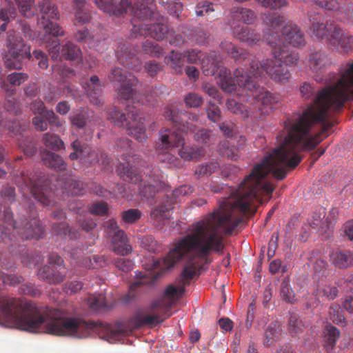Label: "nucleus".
I'll return each instance as SVG.
<instances>
[{"mask_svg":"<svg viewBox=\"0 0 353 353\" xmlns=\"http://www.w3.org/2000/svg\"><path fill=\"white\" fill-rule=\"evenodd\" d=\"M142 48L143 51L151 57H160L163 54V48L151 41H146L143 44Z\"/></svg>","mask_w":353,"mask_h":353,"instance_id":"45","label":"nucleus"},{"mask_svg":"<svg viewBox=\"0 0 353 353\" xmlns=\"http://www.w3.org/2000/svg\"><path fill=\"white\" fill-rule=\"evenodd\" d=\"M43 142L46 148L52 150L59 151L64 148L63 141L55 134L45 133L43 135Z\"/></svg>","mask_w":353,"mask_h":353,"instance_id":"38","label":"nucleus"},{"mask_svg":"<svg viewBox=\"0 0 353 353\" xmlns=\"http://www.w3.org/2000/svg\"><path fill=\"white\" fill-rule=\"evenodd\" d=\"M22 188L33 196L43 206H52L56 203L54 196H58L59 188L63 193H70L72 195H81L85 192L83 184L72 177L57 181L55 185L51 184V180L45 176L35 177L28 174H23L21 178Z\"/></svg>","mask_w":353,"mask_h":353,"instance_id":"4","label":"nucleus"},{"mask_svg":"<svg viewBox=\"0 0 353 353\" xmlns=\"http://www.w3.org/2000/svg\"><path fill=\"white\" fill-rule=\"evenodd\" d=\"M38 7L42 14L43 19H59V12L56 5L52 3L51 0H43L39 3Z\"/></svg>","mask_w":353,"mask_h":353,"instance_id":"30","label":"nucleus"},{"mask_svg":"<svg viewBox=\"0 0 353 353\" xmlns=\"http://www.w3.org/2000/svg\"><path fill=\"white\" fill-rule=\"evenodd\" d=\"M165 117L171 121L174 126L172 129H165L160 132V141L162 148L170 149L185 145L184 132H194L198 116L190 112H182L174 105H168L164 111Z\"/></svg>","mask_w":353,"mask_h":353,"instance_id":"6","label":"nucleus"},{"mask_svg":"<svg viewBox=\"0 0 353 353\" xmlns=\"http://www.w3.org/2000/svg\"><path fill=\"white\" fill-rule=\"evenodd\" d=\"M83 284L81 281H72L65 283L63 290L67 294H72L79 292L83 288Z\"/></svg>","mask_w":353,"mask_h":353,"instance_id":"63","label":"nucleus"},{"mask_svg":"<svg viewBox=\"0 0 353 353\" xmlns=\"http://www.w3.org/2000/svg\"><path fill=\"white\" fill-rule=\"evenodd\" d=\"M330 261L336 268L346 269L353 266V252L336 250L330 254Z\"/></svg>","mask_w":353,"mask_h":353,"instance_id":"25","label":"nucleus"},{"mask_svg":"<svg viewBox=\"0 0 353 353\" xmlns=\"http://www.w3.org/2000/svg\"><path fill=\"white\" fill-rule=\"evenodd\" d=\"M104 232L111 238L112 250L121 256H125L132 252V247L129 243L128 239L124 231L120 230L117 223L114 219H109L103 223Z\"/></svg>","mask_w":353,"mask_h":353,"instance_id":"12","label":"nucleus"},{"mask_svg":"<svg viewBox=\"0 0 353 353\" xmlns=\"http://www.w3.org/2000/svg\"><path fill=\"white\" fill-rule=\"evenodd\" d=\"M52 231L57 235H63L64 236L68 235L72 240L79 239L80 236L79 231L70 228L69 225L65 222L53 224Z\"/></svg>","mask_w":353,"mask_h":353,"instance_id":"36","label":"nucleus"},{"mask_svg":"<svg viewBox=\"0 0 353 353\" xmlns=\"http://www.w3.org/2000/svg\"><path fill=\"white\" fill-rule=\"evenodd\" d=\"M338 293L339 290L336 286L325 284L318 287L315 292V296L318 299L321 297L327 301H332L337 297Z\"/></svg>","mask_w":353,"mask_h":353,"instance_id":"37","label":"nucleus"},{"mask_svg":"<svg viewBox=\"0 0 353 353\" xmlns=\"http://www.w3.org/2000/svg\"><path fill=\"white\" fill-rule=\"evenodd\" d=\"M260 6L271 10H280L288 6L286 0H255Z\"/></svg>","mask_w":353,"mask_h":353,"instance_id":"49","label":"nucleus"},{"mask_svg":"<svg viewBox=\"0 0 353 353\" xmlns=\"http://www.w3.org/2000/svg\"><path fill=\"white\" fill-rule=\"evenodd\" d=\"M196 128L197 127L196 126ZM196 129H195L194 132V139L201 143H211L212 140L213 139L212 137V132L210 130H205V129H200L197 132Z\"/></svg>","mask_w":353,"mask_h":353,"instance_id":"52","label":"nucleus"},{"mask_svg":"<svg viewBox=\"0 0 353 353\" xmlns=\"http://www.w3.org/2000/svg\"><path fill=\"white\" fill-rule=\"evenodd\" d=\"M137 46L124 43L117 50V57L120 63L132 70H138L141 61L137 58Z\"/></svg>","mask_w":353,"mask_h":353,"instance_id":"19","label":"nucleus"},{"mask_svg":"<svg viewBox=\"0 0 353 353\" xmlns=\"http://www.w3.org/2000/svg\"><path fill=\"white\" fill-rule=\"evenodd\" d=\"M61 55L62 58L72 61L79 58L81 50L76 45L68 41L61 47Z\"/></svg>","mask_w":353,"mask_h":353,"instance_id":"41","label":"nucleus"},{"mask_svg":"<svg viewBox=\"0 0 353 353\" xmlns=\"http://www.w3.org/2000/svg\"><path fill=\"white\" fill-rule=\"evenodd\" d=\"M266 19L268 21L270 27L272 28V32L268 33L265 37V39L267 40V38L270 35L273 34L276 35L275 32L280 34L279 30L280 29V27L283 25L284 21L283 17L276 14H269L266 17Z\"/></svg>","mask_w":353,"mask_h":353,"instance_id":"47","label":"nucleus"},{"mask_svg":"<svg viewBox=\"0 0 353 353\" xmlns=\"http://www.w3.org/2000/svg\"><path fill=\"white\" fill-rule=\"evenodd\" d=\"M280 294L283 301L289 303H294L296 301L295 298V293L290 285L288 279H285L281 285Z\"/></svg>","mask_w":353,"mask_h":353,"instance_id":"43","label":"nucleus"},{"mask_svg":"<svg viewBox=\"0 0 353 353\" xmlns=\"http://www.w3.org/2000/svg\"><path fill=\"white\" fill-rule=\"evenodd\" d=\"M124 163L117 166V172L125 181L138 184L139 194L149 199L152 198L163 187V176L159 169L146 167L138 173L137 166L139 164V157L133 154H123Z\"/></svg>","mask_w":353,"mask_h":353,"instance_id":"5","label":"nucleus"},{"mask_svg":"<svg viewBox=\"0 0 353 353\" xmlns=\"http://www.w3.org/2000/svg\"><path fill=\"white\" fill-rule=\"evenodd\" d=\"M110 80L121 84L119 94L121 98L129 101L133 105L132 110H129L127 116L114 108L108 113V119L118 126L126 128L128 134L134 137L138 141L141 142L147 139L145 125V117L140 115V104L148 103L153 105V101L167 94V89L163 85L155 86L148 93L142 97L139 93L134 91L133 87L137 83L135 76L127 74L121 68H115L112 70Z\"/></svg>","mask_w":353,"mask_h":353,"instance_id":"2","label":"nucleus"},{"mask_svg":"<svg viewBox=\"0 0 353 353\" xmlns=\"http://www.w3.org/2000/svg\"><path fill=\"white\" fill-rule=\"evenodd\" d=\"M108 210V205L105 202L98 201L92 203L89 208V212L94 215H105Z\"/></svg>","mask_w":353,"mask_h":353,"instance_id":"57","label":"nucleus"},{"mask_svg":"<svg viewBox=\"0 0 353 353\" xmlns=\"http://www.w3.org/2000/svg\"><path fill=\"white\" fill-rule=\"evenodd\" d=\"M158 158L160 161L168 163L170 166L179 168L181 165V160L170 152L160 154Z\"/></svg>","mask_w":353,"mask_h":353,"instance_id":"53","label":"nucleus"},{"mask_svg":"<svg viewBox=\"0 0 353 353\" xmlns=\"http://www.w3.org/2000/svg\"><path fill=\"white\" fill-rule=\"evenodd\" d=\"M232 29L235 37L241 42L245 43L250 46L256 44L261 39L260 34L250 28L238 26Z\"/></svg>","mask_w":353,"mask_h":353,"instance_id":"23","label":"nucleus"},{"mask_svg":"<svg viewBox=\"0 0 353 353\" xmlns=\"http://www.w3.org/2000/svg\"><path fill=\"white\" fill-rule=\"evenodd\" d=\"M307 326L296 314H290L288 321V329L292 336H296L301 333Z\"/></svg>","mask_w":353,"mask_h":353,"instance_id":"39","label":"nucleus"},{"mask_svg":"<svg viewBox=\"0 0 353 353\" xmlns=\"http://www.w3.org/2000/svg\"><path fill=\"white\" fill-rule=\"evenodd\" d=\"M277 38L281 41V46H285L288 43L295 48H302L305 46L306 42L305 35L301 29L296 24L292 23H287L282 28L281 34L275 32Z\"/></svg>","mask_w":353,"mask_h":353,"instance_id":"16","label":"nucleus"},{"mask_svg":"<svg viewBox=\"0 0 353 353\" xmlns=\"http://www.w3.org/2000/svg\"><path fill=\"white\" fill-rule=\"evenodd\" d=\"M215 10L212 3L208 1H201L196 5L195 12L197 17L209 15Z\"/></svg>","mask_w":353,"mask_h":353,"instance_id":"48","label":"nucleus"},{"mask_svg":"<svg viewBox=\"0 0 353 353\" xmlns=\"http://www.w3.org/2000/svg\"><path fill=\"white\" fill-rule=\"evenodd\" d=\"M95 5L109 14L120 15L129 6V0H93ZM76 21L85 24L90 21V15L85 8V0H73Z\"/></svg>","mask_w":353,"mask_h":353,"instance_id":"10","label":"nucleus"},{"mask_svg":"<svg viewBox=\"0 0 353 353\" xmlns=\"http://www.w3.org/2000/svg\"><path fill=\"white\" fill-rule=\"evenodd\" d=\"M179 152L181 158L188 161H197L205 154V150L199 146H184Z\"/></svg>","mask_w":353,"mask_h":353,"instance_id":"31","label":"nucleus"},{"mask_svg":"<svg viewBox=\"0 0 353 353\" xmlns=\"http://www.w3.org/2000/svg\"><path fill=\"white\" fill-rule=\"evenodd\" d=\"M277 324L270 323L268 325L265 333V345H270L274 341V338L277 336Z\"/></svg>","mask_w":353,"mask_h":353,"instance_id":"59","label":"nucleus"},{"mask_svg":"<svg viewBox=\"0 0 353 353\" xmlns=\"http://www.w3.org/2000/svg\"><path fill=\"white\" fill-rule=\"evenodd\" d=\"M71 148L74 150L69 154L72 161L79 159L85 164H92L99 161L97 152L90 148L85 143H81L78 139L71 143Z\"/></svg>","mask_w":353,"mask_h":353,"instance_id":"18","label":"nucleus"},{"mask_svg":"<svg viewBox=\"0 0 353 353\" xmlns=\"http://www.w3.org/2000/svg\"><path fill=\"white\" fill-rule=\"evenodd\" d=\"M43 30L46 34L53 37L63 36L65 34L62 27L57 23L51 21H47L46 24L43 26Z\"/></svg>","mask_w":353,"mask_h":353,"instance_id":"46","label":"nucleus"},{"mask_svg":"<svg viewBox=\"0 0 353 353\" xmlns=\"http://www.w3.org/2000/svg\"><path fill=\"white\" fill-rule=\"evenodd\" d=\"M310 23L314 35L320 39H324L329 45L330 39L338 34L339 26L332 22L324 21L321 15L315 12L309 14Z\"/></svg>","mask_w":353,"mask_h":353,"instance_id":"15","label":"nucleus"},{"mask_svg":"<svg viewBox=\"0 0 353 353\" xmlns=\"http://www.w3.org/2000/svg\"><path fill=\"white\" fill-rule=\"evenodd\" d=\"M155 10L153 0H137L133 5L129 1V6L124 12H128L133 16L131 21L134 34L150 36L159 41L167 37L169 32L168 21Z\"/></svg>","mask_w":353,"mask_h":353,"instance_id":"3","label":"nucleus"},{"mask_svg":"<svg viewBox=\"0 0 353 353\" xmlns=\"http://www.w3.org/2000/svg\"><path fill=\"white\" fill-rule=\"evenodd\" d=\"M0 280L3 283L8 285H16L21 283L23 279L21 276L8 274L3 272L0 273Z\"/></svg>","mask_w":353,"mask_h":353,"instance_id":"58","label":"nucleus"},{"mask_svg":"<svg viewBox=\"0 0 353 353\" xmlns=\"http://www.w3.org/2000/svg\"><path fill=\"white\" fill-rule=\"evenodd\" d=\"M234 144L233 140L224 143V149L223 154L232 160H236L238 158V149L233 146L230 148V145Z\"/></svg>","mask_w":353,"mask_h":353,"instance_id":"62","label":"nucleus"},{"mask_svg":"<svg viewBox=\"0 0 353 353\" xmlns=\"http://www.w3.org/2000/svg\"><path fill=\"white\" fill-rule=\"evenodd\" d=\"M192 188L184 185L174 190L170 195H167L166 201L156 207L150 213L153 219L164 220L169 219V212L174 208V205L181 196L190 194L192 192Z\"/></svg>","mask_w":353,"mask_h":353,"instance_id":"14","label":"nucleus"},{"mask_svg":"<svg viewBox=\"0 0 353 353\" xmlns=\"http://www.w3.org/2000/svg\"><path fill=\"white\" fill-rule=\"evenodd\" d=\"M185 104L190 108H198L203 104L202 97L194 92L188 94L185 99Z\"/></svg>","mask_w":353,"mask_h":353,"instance_id":"55","label":"nucleus"},{"mask_svg":"<svg viewBox=\"0 0 353 353\" xmlns=\"http://www.w3.org/2000/svg\"><path fill=\"white\" fill-rule=\"evenodd\" d=\"M329 46L336 49L338 51L345 53L353 49V36L348 33L343 32L339 28L338 34L330 39Z\"/></svg>","mask_w":353,"mask_h":353,"instance_id":"22","label":"nucleus"},{"mask_svg":"<svg viewBox=\"0 0 353 353\" xmlns=\"http://www.w3.org/2000/svg\"><path fill=\"white\" fill-rule=\"evenodd\" d=\"M265 72L276 83L284 84L291 77L289 70L283 65V61L276 59H267L259 62L252 59L249 68L244 74H250L254 79L261 77Z\"/></svg>","mask_w":353,"mask_h":353,"instance_id":"9","label":"nucleus"},{"mask_svg":"<svg viewBox=\"0 0 353 353\" xmlns=\"http://www.w3.org/2000/svg\"><path fill=\"white\" fill-rule=\"evenodd\" d=\"M28 77L26 73L14 72L8 76L7 80L11 85L19 86L28 79Z\"/></svg>","mask_w":353,"mask_h":353,"instance_id":"56","label":"nucleus"},{"mask_svg":"<svg viewBox=\"0 0 353 353\" xmlns=\"http://www.w3.org/2000/svg\"><path fill=\"white\" fill-rule=\"evenodd\" d=\"M325 348L327 352L332 350L335 346L338 339L340 337V331L338 328L331 325L330 323H327L325 326Z\"/></svg>","mask_w":353,"mask_h":353,"instance_id":"33","label":"nucleus"},{"mask_svg":"<svg viewBox=\"0 0 353 353\" xmlns=\"http://www.w3.org/2000/svg\"><path fill=\"white\" fill-rule=\"evenodd\" d=\"M41 154L42 161L49 168L60 171L66 170L67 163L61 156L46 150Z\"/></svg>","mask_w":353,"mask_h":353,"instance_id":"28","label":"nucleus"},{"mask_svg":"<svg viewBox=\"0 0 353 353\" xmlns=\"http://www.w3.org/2000/svg\"><path fill=\"white\" fill-rule=\"evenodd\" d=\"M245 69L242 68H236L234 72V76L236 81V88L237 85L245 90L252 92V96L260 102L262 108L260 109L261 113L268 114L272 110V105L278 103L280 97L276 94H272L270 92L261 88L255 80L250 74H244ZM236 89L234 90L236 91Z\"/></svg>","mask_w":353,"mask_h":353,"instance_id":"8","label":"nucleus"},{"mask_svg":"<svg viewBox=\"0 0 353 353\" xmlns=\"http://www.w3.org/2000/svg\"><path fill=\"white\" fill-rule=\"evenodd\" d=\"M231 19L228 23L231 27H237L236 22H243L246 24L252 23L256 19V14L254 11L250 9L241 7H234L230 12Z\"/></svg>","mask_w":353,"mask_h":353,"instance_id":"21","label":"nucleus"},{"mask_svg":"<svg viewBox=\"0 0 353 353\" xmlns=\"http://www.w3.org/2000/svg\"><path fill=\"white\" fill-rule=\"evenodd\" d=\"M114 264L119 270L128 272L133 269L134 263L132 261L124 258H119L114 261Z\"/></svg>","mask_w":353,"mask_h":353,"instance_id":"61","label":"nucleus"},{"mask_svg":"<svg viewBox=\"0 0 353 353\" xmlns=\"http://www.w3.org/2000/svg\"><path fill=\"white\" fill-rule=\"evenodd\" d=\"M7 48L8 53L13 58H4V63L7 68L21 69L22 59H30L32 57L30 47L27 46L14 31L8 32Z\"/></svg>","mask_w":353,"mask_h":353,"instance_id":"11","label":"nucleus"},{"mask_svg":"<svg viewBox=\"0 0 353 353\" xmlns=\"http://www.w3.org/2000/svg\"><path fill=\"white\" fill-rule=\"evenodd\" d=\"M170 309V301H167L165 299H158L152 303L150 307V314L138 318L137 325L154 326L171 316Z\"/></svg>","mask_w":353,"mask_h":353,"instance_id":"13","label":"nucleus"},{"mask_svg":"<svg viewBox=\"0 0 353 353\" xmlns=\"http://www.w3.org/2000/svg\"><path fill=\"white\" fill-rule=\"evenodd\" d=\"M329 317L334 323L339 326L344 327L346 325L345 318L342 314L340 307L337 305L333 304L330 307Z\"/></svg>","mask_w":353,"mask_h":353,"instance_id":"44","label":"nucleus"},{"mask_svg":"<svg viewBox=\"0 0 353 353\" xmlns=\"http://www.w3.org/2000/svg\"><path fill=\"white\" fill-rule=\"evenodd\" d=\"M21 292L24 294L37 297L41 294V292L34 284L27 283L21 286Z\"/></svg>","mask_w":353,"mask_h":353,"instance_id":"64","label":"nucleus"},{"mask_svg":"<svg viewBox=\"0 0 353 353\" xmlns=\"http://www.w3.org/2000/svg\"><path fill=\"white\" fill-rule=\"evenodd\" d=\"M135 278L136 281L130 285V292L136 291L143 285H151L156 280V277L152 275L151 272L147 274L139 272H137Z\"/></svg>","mask_w":353,"mask_h":353,"instance_id":"34","label":"nucleus"},{"mask_svg":"<svg viewBox=\"0 0 353 353\" xmlns=\"http://www.w3.org/2000/svg\"><path fill=\"white\" fill-rule=\"evenodd\" d=\"M220 48L225 51L229 56L234 58L236 61L241 62L248 60L250 63L252 59V55L249 54L245 50L237 48L232 42L224 41L221 43Z\"/></svg>","mask_w":353,"mask_h":353,"instance_id":"27","label":"nucleus"},{"mask_svg":"<svg viewBox=\"0 0 353 353\" xmlns=\"http://www.w3.org/2000/svg\"><path fill=\"white\" fill-rule=\"evenodd\" d=\"M331 64V60L323 51H312L309 55L308 66L311 70L317 72Z\"/></svg>","mask_w":353,"mask_h":353,"instance_id":"24","label":"nucleus"},{"mask_svg":"<svg viewBox=\"0 0 353 353\" xmlns=\"http://www.w3.org/2000/svg\"><path fill=\"white\" fill-rule=\"evenodd\" d=\"M86 304L93 311L101 312L108 309L103 294H90L85 300Z\"/></svg>","mask_w":353,"mask_h":353,"instance_id":"32","label":"nucleus"},{"mask_svg":"<svg viewBox=\"0 0 353 353\" xmlns=\"http://www.w3.org/2000/svg\"><path fill=\"white\" fill-rule=\"evenodd\" d=\"M226 105L228 109L234 114H244L243 116L245 117H248L249 116L245 107L243 104L237 103L234 99H228L227 101Z\"/></svg>","mask_w":353,"mask_h":353,"instance_id":"50","label":"nucleus"},{"mask_svg":"<svg viewBox=\"0 0 353 353\" xmlns=\"http://www.w3.org/2000/svg\"><path fill=\"white\" fill-rule=\"evenodd\" d=\"M184 59L190 63L201 62L203 72L206 76H214L221 88L227 93L236 90V84L231 77L230 70L220 65L221 57L216 52L204 54L198 50H188L183 53Z\"/></svg>","mask_w":353,"mask_h":353,"instance_id":"7","label":"nucleus"},{"mask_svg":"<svg viewBox=\"0 0 353 353\" xmlns=\"http://www.w3.org/2000/svg\"><path fill=\"white\" fill-rule=\"evenodd\" d=\"M141 245L151 252H155L157 249V243L152 236H143L141 240Z\"/></svg>","mask_w":353,"mask_h":353,"instance_id":"60","label":"nucleus"},{"mask_svg":"<svg viewBox=\"0 0 353 353\" xmlns=\"http://www.w3.org/2000/svg\"><path fill=\"white\" fill-rule=\"evenodd\" d=\"M19 12L25 17H30L33 15L31 10L34 0H15Z\"/></svg>","mask_w":353,"mask_h":353,"instance_id":"51","label":"nucleus"},{"mask_svg":"<svg viewBox=\"0 0 353 353\" xmlns=\"http://www.w3.org/2000/svg\"><path fill=\"white\" fill-rule=\"evenodd\" d=\"M46 44L48 52L52 59H62L61 48L59 39L55 38L47 39Z\"/></svg>","mask_w":353,"mask_h":353,"instance_id":"42","label":"nucleus"},{"mask_svg":"<svg viewBox=\"0 0 353 353\" xmlns=\"http://www.w3.org/2000/svg\"><path fill=\"white\" fill-rule=\"evenodd\" d=\"M167 63L174 70L176 73H182L185 59L183 53L172 51L167 57Z\"/></svg>","mask_w":353,"mask_h":353,"instance_id":"40","label":"nucleus"},{"mask_svg":"<svg viewBox=\"0 0 353 353\" xmlns=\"http://www.w3.org/2000/svg\"><path fill=\"white\" fill-rule=\"evenodd\" d=\"M58 310L38 307L24 299L14 297L0 299V324L30 332H45L57 336L85 338L92 332H99L101 338L112 343L121 337L124 332L108 324L78 318L60 316Z\"/></svg>","mask_w":353,"mask_h":353,"instance_id":"1","label":"nucleus"},{"mask_svg":"<svg viewBox=\"0 0 353 353\" xmlns=\"http://www.w3.org/2000/svg\"><path fill=\"white\" fill-rule=\"evenodd\" d=\"M67 269L65 267L50 266L45 265L37 272L39 279L51 285H57L66 278Z\"/></svg>","mask_w":353,"mask_h":353,"instance_id":"20","label":"nucleus"},{"mask_svg":"<svg viewBox=\"0 0 353 353\" xmlns=\"http://www.w3.org/2000/svg\"><path fill=\"white\" fill-rule=\"evenodd\" d=\"M76 97L77 94H76V91L74 90L72 88L68 85H63L57 89V90L50 91L48 94L45 97V100L50 103L57 101L60 97Z\"/></svg>","mask_w":353,"mask_h":353,"instance_id":"35","label":"nucleus"},{"mask_svg":"<svg viewBox=\"0 0 353 353\" xmlns=\"http://www.w3.org/2000/svg\"><path fill=\"white\" fill-rule=\"evenodd\" d=\"M75 252H70L71 256L76 260L78 263H81L83 266L87 268H99L105 263L104 258L103 256L94 255L91 257H85L81 261L79 257L82 251L81 249L74 250Z\"/></svg>","mask_w":353,"mask_h":353,"instance_id":"29","label":"nucleus"},{"mask_svg":"<svg viewBox=\"0 0 353 353\" xmlns=\"http://www.w3.org/2000/svg\"><path fill=\"white\" fill-rule=\"evenodd\" d=\"M83 88L92 103L99 105L101 103L99 97L101 93V84L97 76H92L88 82L83 84Z\"/></svg>","mask_w":353,"mask_h":353,"instance_id":"26","label":"nucleus"},{"mask_svg":"<svg viewBox=\"0 0 353 353\" xmlns=\"http://www.w3.org/2000/svg\"><path fill=\"white\" fill-rule=\"evenodd\" d=\"M141 213L137 209H130L122 212V219L125 223H132L141 218Z\"/></svg>","mask_w":353,"mask_h":353,"instance_id":"54","label":"nucleus"},{"mask_svg":"<svg viewBox=\"0 0 353 353\" xmlns=\"http://www.w3.org/2000/svg\"><path fill=\"white\" fill-rule=\"evenodd\" d=\"M267 43L272 48V55L274 59L281 60L283 63L291 66L296 65L299 60V56L298 52L295 51L288 52L285 50V46H281V41L277 36L271 34L267 38Z\"/></svg>","mask_w":353,"mask_h":353,"instance_id":"17","label":"nucleus"}]
</instances>
